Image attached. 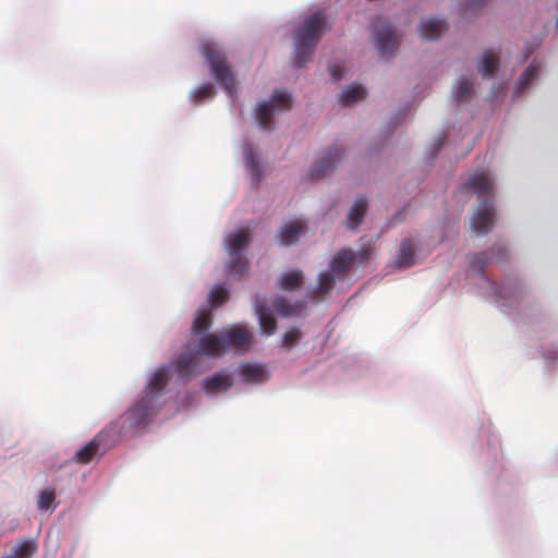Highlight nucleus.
I'll list each match as a JSON object with an SVG mask.
<instances>
[{
  "mask_svg": "<svg viewBox=\"0 0 558 558\" xmlns=\"http://www.w3.org/2000/svg\"><path fill=\"white\" fill-rule=\"evenodd\" d=\"M463 190L476 193L481 199L475 210L471 227L477 234H486L494 225L495 207L492 199L493 182L487 174L474 173L462 186Z\"/></svg>",
  "mask_w": 558,
  "mask_h": 558,
  "instance_id": "1",
  "label": "nucleus"
},
{
  "mask_svg": "<svg viewBox=\"0 0 558 558\" xmlns=\"http://www.w3.org/2000/svg\"><path fill=\"white\" fill-rule=\"evenodd\" d=\"M327 20L324 13L317 12L304 20L294 36L295 68L305 65L313 56V51L326 31Z\"/></svg>",
  "mask_w": 558,
  "mask_h": 558,
  "instance_id": "2",
  "label": "nucleus"
},
{
  "mask_svg": "<svg viewBox=\"0 0 558 558\" xmlns=\"http://www.w3.org/2000/svg\"><path fill=\"white\" fill-rule=\"evenodd\" d=\"M169 381V372L167 367H159L153 374L146 387V396L138 400L129 411V417L134 424L145 423L150 416L156 414L157 398L162 393Z\"/></svg>",
  "mask_w": 558,
  "mask_h": 558,
  "instance_id": "3",
  "label": "nucleus"
},
{
  "mask_svg": "<svg viewBox=\"0 0 558 558\" xmlns=\"http://www.w3.org/2000/svg\"><path fill=\"white\" fill-rule=\"evenodd\" d=\"M199 51L208 63L216 82L221 84L227 94L234 99L238 94L236 81L225 51L211 41L203 43Z\"/></svg>",
  "mask_w": 558,
  "mask_h": 558,
  "instance_id": "4",
  "label": "nucleus"
},
{
  "mask_svg": "<svg viewBox=\"0 0 558 558\" xmlns=\"http://www.w3.org/2000/svg\"><path fill=\"white\" fill-rule=\"evenodd\" d=\"M250 242L248 233L243 229L228 235L227 252L230 260L226 266V270L229 276L242 277L247 271L248 260L242 252L248 246Z\"/></svg>",
  "mask_w": 558,
  "mask_h": 558,
  "instance_id": "5",
  "label": "nucleus"
},
{
  "mask_svg": "<svg viewBox=\"0 0 558 558\" xmlns=\"http://www.w3.org/2000/svg\"><path fill=\"white\" fill-rule=\"evenodd\" d=\"M291 107V96L284 90H275L270 101L258 104L256 120L260 129L269 131L274 128L272 114L276 108L288 110Z\"/></svg>",
  "mask_w": 558,
  "mask_h": 558,
  "instance_id": "6",
  "label": "nucleus"
},
{
  "mask_svg": "<svg viewBox=\"0 0 558 558\" xmlns=\"http://www.w3.org/2000/svg\"><path fill=\"white\" fill-rule=\"evenodd\" d=\"M373 32L378 52L381 57H389L398 49L400 38L391 24L378 19L373 24Z\"/></svg>",
  "mask_w": 558,
  "mask_h": 558,
  "instance_id": "7",
  "label": "nucleus"
},
{
  "mask_svg": "<svg viewBox=\"0 0 558 558\" xmlns=\"http://www.w3.org/2000/svg\"><path fill=\"white\" fill-rule=\"evenodd\" d=\"M223 340L229 349H235L239 352L247 351L253 342V333L241 325L231 326L221 330Z\"/></svg>",
  "mask_w": 558,
  "mask_h": 558,
  "instance_id": "8",
  "label": "nucleus"
},
{
  "mask_svg": "<svg viewBox=\"0 0 558 558\" xmlns=\"http://www.w3.org/2000/svg\"><path fill=\"white\" fill-rule=\"evenodd\" d=\"M194 351L198 355L217 357L227 351V344L221 331L218 333H206L194 342Z\"/></svg>",
  "mask_w": 558,
  "mask_h": 558,
  "instance_id": "9",
  "label": "nucleus"
},
{
  "mask_svg": "<svg viewBox=\"0 0 558 558\" xmlns=\"http://www.w3.org/2000/svg\"><path fill=\"white\" fill-rule=\"evenodd\" d=\"M342 156L338 146H332L311 169L308 175L312 180H318L331 172Z\"/></svg>",
  "mask_w": 558,
  "mask_h": 558,
  "instance_id": "10",
  "label": "nucleus"
},
{
  "mask_svg": "<svg viewBox=\"0 0 558 558\" xmlns=\"http://www.w3.org/2000/svg\"><path fill=\"white\" fill-rule=\"evenodd\" d=\"M307 231L306 222L302 219H295L284 223L277 233V239L281 245H291L295 243Z\"/></svg>",
  "mask_w": 558,
  "mask_h": 558,
  "instance_id": "11",
  "label": "nucleus"
},
{
  "mask_svg": "<svg viewBox=\"0 0 558 558\" xmlns=\"http://www.w3.org/2000/svg\"><path fill=\"white\" fill-rule=\"evenodd\" d=\"M507 255V250L502 245H496L493 247L489 252H483L474 254L471 257L470 264L471 266L478 270L480 272H483L484 267L487 264L495 263V262H501Z\"/></svg>",
  "mask_w": 558,
  "mask_h": 558,
  "instance_id": "12",
  "label": "nucleus"
},
{
  "mask_svg": "<svg viewBox=\"0 0 558 558\" xmlns=\"http://www.w3.org/2000/svg\"><path fill=\"white\" fill-rule=\"evenodd\" d=\"M107 436L104 432L98 433L88 444L77 450L74 461L81 464L89 463L104 446Z\"/></svg>",
  "mask_w": 558,
  "mask_h": 558,
  "instance_id": "13",
  "label": "nucleus"
},
{
  "mask_svg": "<svg viewBox=\"0 0 558 558\" xmlns=\"http://www.w3.org/2000/svg\"><path fill=\"white\" fill-rule=\"evenodd\" d=\"M367 207V198L363 195L357 196L348 214L347 227L349 229L355 230L362 223Z\"/></svg>",
  "mask_w": 558,
  "mask_h": 558,
  "instance_id": "14",
  "label": "nucleus"
},
{
  "mask_svg": "<svg viewBox=\"0 0 558 558\" xmlns=\"http://www.w3.org/2000/svg\"><path fill=\"white\" fill-rule=\"evenodd\" d=\"M255 311H256V315L258 316V323L260 326V330L265 335H268V336L274 333V331L277 327V322L272 317L270 310L266 306V304L264 303L263 300L256 299Z\"/></svg>",
  "mask_w": 558,
  "mask_h": 558,
  "instance_id": "15",
  "label": "nucleus"
},
{
  "mask_svg": "<svg viewBox=\"0 0 558 558\" xmlns=\"http://www.w3.org/2000/svg\"><path fill=\"white\" fill-rule=\"evenodd\" d=\"M198 354L194 351V342L190 341L186 345L184 352L181 353L177 363V369L181 377H187L194 365H195V356Z\"/></svg>",
  "mask_w": 558,
  "mask_h": 558,
  "instance_id": "16",
  "label": "nucleus"
},
{
  "mask_svg": "<svg viewBox=\"0 0 558 558\" xmlns=\"http://www.w3.org/2000/svg\"><path fill=\"white\" fill-rule=\"evenodd\" d=\"M354 263V255L352 251H339L330 263V269L336 275H345L352 264Z\"/></svg>",
  "mask_w": 558,
  "mask_h": 558,
  "instance_id": "17",
  "label": "nucleus"
},
{
  "mask_svg": "<svg viewBox=\"0 0 558 558\" xmlns=\"http://www.w3.org/2000/svg\"><path fill=\"white\" fill-rule=\"evenodd\" d=\"M446 28V22L439 19H427L420 26L421 36L426 39H437Z\"/></svg>",
  "mask_w": 558,
  "mask_h": 558,
  "instance_id": "18",
  "label": "nucleus"
},
{
  "mask_svg": "<svg viewBox=\"0 0 558 558\" xmlns=\"http://www.w3.org/2000/svg\"><path fill=\"white\" fill-rule=\"evenodd\" d=\"M241 376L247 383L259 384L268 378V374L263 365L244 364L241 367Z\"/></svg>",
  "mask_w": 558,
  "mask_h": 558,
  "instance_id": "19",
  "label": "nucleus"
},
{
  "mask_svg": "<svg viewBox=\"0 0 558 558\" xmlns=\"http://www.w3.org/2000/svg\"><path fill=\"white\" fill-rule=\"evenodd\" d=\"M415 247L412 240H403L400 245L399 254L396 258V266L398 268H408L415 264L414 260Z\"/></svg>",
  "mask_w": 558,
  "mask_h": 558,
  "instance_id": "20",
  "label": "nucleus"
},
{
  "mask_svg": "<svg viewBox=\"0 0 558 558\" xmlns=\"http://www.w3.org/2000/svg\"><path fill=\"white\" fill-rule=\"evenodd\" d=\"M539 71L541 65L536 61H533L519 77L514 89V95L519 96L520 94L524 93L533 80L538 75Z\"/></svg>",
  "mask_w": 558,
  "mask_h": 558,
  "instance_id": "21",
  "label": "nucleus"
},
{
  "mask_svg": "<svg viewBox=\"0 0 558 558\" xmlns=\"http://www.w3.org/2000/svg\"><path fill=\"white\" fill-rule=\"evenodd\" d=\"M231 385L232 381L229 376L222 373L214 374L204 379V389L207 393H213L217 390H227Z\"/></svg>",
  "mask_w": 558,
  "mask_h": 558,
  "instance_id": "22",
  "label": "nucleus"
},
{
  "mask_svg": "<svg viewBox=\"0 0 558 558\" xmlns=\"http://www.w3.org/2000/svg\"><path fill=\"white\" fill-rule=\"evenodd\" d=\"M499 64V54L493 50H486L478 62V71L486 77L494 74Z\"/></svg>",
  "mask_w": 558,
  "mask_h": 558,
  "instance_id": "23",
  "label": "nucleus"
},
{
  "mask_svg": "<svg viewBox=\"0 0 558 558\" xmlns=\"http://www.w3.org/2000/svg\"><path fill=\"white\" fill-rule=\"evenodd\" d=\"M366 96V90L363 86L353 84L345 88L340 97L339 101L342 106H351L360 100H362Z\"/></svg>",
  "mask_w": 558,
  "mask_h": 558,
  "instance_id": "24",
  "label": "nucleus"
},
{
  "mask_svg": "<svg viewBox=\"0 0 558 558\" xmlns=\"http://www.w3.org/2000/svg\"><path fill=\"white\" fill-rule=\"evenodd\" d=\"M335 283L333 272L324 271L318 277V284L315 289L308 292V298L316 299L319 295L328 293Z\"/></svg>",
  "mask_w": 558,
  "mask_h": 558,
  "instance_id": "25",
  "label": "nucleus"
},
{
  "mask_svg": "<svg viewBox=\"0 0 558 558\" xmlns=\"http://www.w3.org/2000/svg\"><path fill=\"white\" fill-rule=\"evenodd\" d=\"M303 283V274L300 270H291L283 274L279 281L278 287L283 290H293L301 287Z\"/></svg>",
  "mask_w": 558,
  "mask_h": 558,
  "instance_id": "26",
  "label": "nucleus"
},
{
  "mask_svg": "<svg viewBox=\"0 0 558 558\" xmlns=\"http://www.w3.org/2000/svg\"><path fill=\"white\" fill-rule=\"evenodd\" d=\"M473 92V82L468 77H462L457 82L453 88V96L458 104L469 100Z\"/></svg>",
  "mask_w": 558,
  "mask_h": 558,
  "instance_id": "27",
  "label": "nucleus"
},
{
  "mask_svg": "<svg viewBox=\"0 0 558 558\" xmlns=\"http://www.w3.org/2000/svg\"><path fill=\"white\" fill-rule=\"evenodd\" d=\"M272 307L283 317L298 314L302 310L301 304H291L283 296H277L272 302Z\"/></svg>",
  "mask_w": 558,
  "mask_h": 558,
  "instance_id": "28",
  "label": "nucleus"
},
{
  "mask_svg": "<svg viewBox=\"0 0 558 558\" xmlns=\"http://www.w3.org/2000/svg\"><path fill=\"white\" fill-rule=\"evenodd\" d=\"M211 326V314L208 310H201L193 322L191 330L195 335L205 333Z\"/></svg>",
  "mask_w": 558,
  "mask_h": 558,
  "instance_id": "29",
  "label": "nucleus"
},
{
  "mask_svg": "<svg viewBox=\"0 0 558 558\" xmlns=\"http://www.w3.org/2000/svg\"><path fill=\"white\" fill-rule=\"evenodd\" d=\"M36 551V544L33 541H23L14 548L13 556L10 558H25L32 556Z\"/></svg>",
  "mask_w": 558,
  "mask_h": 558,
  "instance_id": "30",
  "label": "nucleus"
},
{
  "mask_svg": "<svg viewBox=\"0 0 558 558\" xmlns=\"http://www.w3.org/2000/svg\"><path fill=\"white\" fill-rule=\"evenodd\" d=\"M228 290L222 286H218L210 292L209 302L211 306H219L228 300Z\"/></svg>",
  "mask_w": 558,
  "mask_h": 558,
  "instance_id": "31",
  "label": "nucleus"
},
{
  "mask_svg": "<svg viewBox=\"0 0 558 558\" xmlns=\"http://www.w3.org/2000/svg\"><path fill=\"white\" fill-rule=\"evenodd\" d=\"M214 86L210 83H207L203 84L192 93V99L196 102H202L203 100L214 96Z\"/></svg>",
  "mask_w": 558,
  "mask_h": 558,
  "instance_id": "32",
  "label": "nucleus"
},
{
  "mask_svg": "<svg viewBox=\"0 0 558 558\" xmlns=\"http://www.w3.org/2000/svg\"><path fill=\"white\" fill-rule=\"evenodd\" d=\"M301 338V330L299 328H291L283 335L281 347L291 349Z\"/></svg>",
  "mask_w": 558,
  "mask_h": 558,
  "instance_id": "33",
  "label": "nucleus"
},
{
  "mask_svg": "<svg viewBox=\"0 0 558 558\" xmlns=\"http://www.w3.org/2000/svg\"><path fill=\"white\" fill-rule=\"evenodd\" d=\"M54 501V490L53 489H46L41 492L39 499H38V508L40 510H48L51 508L52 502Z\"/></svg>",
  "mask_w": 558,
  "mask_h": 558,
  "instance_id": "34",
  "label": "nucleus"
},
{
  "mask_svg": "<svg viewBox=\"0 0 558 558\" xmlns=\"http://www.w3.org/2000/svg\"><path fill=\"white\" fill-rule=\"evenodd\" d=\"M246 162H247L248 168L252 171V174L256 178V180H258V178L260 175V169H259V165H258L257 160L255 159V157L253 156L252 151L246 153Z\"/></svg>",
  "mask_w": 558,
  "mask_h": 558,
  "instance_id": "35",
  "label": "nucleus"
},
{
  "mask_svg": "<svg viewBox=\"0 0 558 558\" xmlns=\"http://www.w3.org/2000/svg\"><path fill=\"white\" fill-rule=\"evenodd\" d=\"M353 255H354V262L357 260L361 264H365L372 256V247L371 246L363 247L355 253L353 252Z\"/></svg>",
  "mask_w": 558,
  "mask_h": 558,
  "instance_id": "36",
  "label": "nucleus"
},
{
  "mask_svg": "<svg viewBox=\"0 0 558 558\" xmlns=\"http://www.w3.org/2000/svg\"><path fill=\"white\" fill-rule=\"evenodd\" d=\"M329 72L335 81H339L343 76L344 68L340 63H332L329 65Z\"/></svg>",
  "mask_w": 558,
  "mask_h": 558,
  "instance_id": "37",
  "label": "nucleus"
},
{
  "mask_svg": "<svg viewBox=\"0 0 558 558\" xmlns=\"http://www.w3.org/2000/svg\"><path fill=\"white\" fill-rule=\"evenodd\" d=\"M485 0H466L468 4L471 7H480L484 3Z\"/></svg>",
  "mask_w": 558,
  "mask_h": 558,
  "instance_id": "38",
  "label": "nucleus"
},
{
  "mask_svg": "<svg viewBox=\"0 0 558 558\" xmlns=\"http://www.w3.org/2000/svg\"><path fill=\"white\" fill-rule=\"evenodd\" d=\"M499 294L502 298H508L509 294H510L508 287L507 286H502L500 291H499Z\"/></svg>",
  "mask_w": 558,
  "mask_h": 558,
  "instance_id": "39",
  "label": "nucleus"
}]
</instances>
